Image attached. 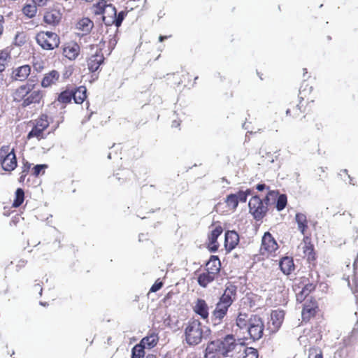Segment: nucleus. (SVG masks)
Wrapping results in <instances>:
<instances>
[{
    "instance_id": "obj_1",
    "label": "nucleus",
    "mask_w": 358,
    "mask_h": 358,
    "mask_svg": "<svg viewBox=\"0 0 358 358\" xmlns=\"http://www.w3.org/2000/svg\"><path fill=\"white\" fill-rule=\"evenodd\" d=\"M313 90V87L304 80L300 86L297 101L289 103L286 115L295 120L301 119L311 113L315 102V97L312 94Z\"/></svg>"
},
{
    "instance_id": "obj_2",
    "label": "nucleus",
    "mask_w": 358,
    "mask_h": 358,
    "mask_svg": "<svg viewBox=\"0 0 358 358\" xmlns=\"http://www.w3.org/2000/svg\"><path fill=\"white\" fill-rule=\"evenodd\" d=\"M240 348L234 335L229 334L222 339H217L208 343L205 350V358L227 357L229 353Z\"/></svg>"
},
{
    "instance_id": "obj_3",
    "label": "nucleus",
    "mask_w": 358,
    "mask_h": 358,
    "mask_svg": "<svg viewBox=\"0 0 358 358\" xmlns=\"http://www.w3.org/2000/svg\"><path fill=\"white\" fill-rule=\"evenodd\" d=\"M185 340L187 345L194 346L201 343L203 337V327L196 319L192 318L184 324Z\"/></svg>"
},
{
    "instance_id": "obj_4",
    "label": "nucleus",
    "mask_w": 358,
    "mask_h": 358,
    "mask_svg": "<svg viewBox=\"0 0 358 358\" xmlns=\"http://www.w3.org/2000/svg\"><path fill=\"white\" fill-rule=\"evenodd\" d=\"M280 246L269 232L266 231L262 237L261 245L259 248V255L265 258L275 257L279 252Z\"/></svg>"
},
{
    "instance_id": "obj_5",
    "label": "nucleus",
    "mask_w": 358,
    "mask_h": 358,
    "mask_svg": "<svg viewBox=\"0 0 358 358\" xmlns=\"http://www.w3.org/2000/svg\"><path fill=\"white\" fill-rule=\"evenodd\" d=\"M269 201L262 199L259 196H253L249 201V212L257 221L262 220L268 210Z\"/></svg>"
},
{
    "instance_id": "obj_6",
    "label": "nucleus",
    "mask_w": 358,
    "mask_h": 358,
    "mask_svg": "<svg viewBox=\"0 0 358 358\" xmlns=\"http://www.w3.org/2000/svg\"><path fill=\"white\" fill-rule=\"evenodd\" d=\"M35 38L37 44L45 50H52L60 44L59 36L52 31H40L36 34Z\"/></svg>"
},
{
    "instance_id": "obj_7",
    "label": "nucleus",
    "mask_w": 358,
    "mask_h": 358,
    "mask_svg": "<svg viewBox=\"0 0 358 358\" xmlns=\"http://www.w3.org/2000/svg\"><path fill=\"white\" fill-rule=\"evenodd\" d=\"M0 164L2 169L8 172L13 171L17 167V162L14 148H11L8 145L1 147Z\"/></svg>"
},
{
    "instance_id": "obj_8",
    "label": "nucleus",
    "mask_w": 358,
    "mask_h": 358,
    "mask_svg": "<svg viewBox=\"0 0 358 358\" xmlns=\"http://www.w3.org/2000/svg\"><path fill=\"white\" fill-rule=\"evenodd\" d=\"M50 125L48 116L45 114L41 115L34 122L32 129L28 133L27 138L28 140L36 138L38 141L44 139L45 135L44 131L46 130Z\"/></svg>"
},
{
    "instance_id": "obj_9",
    "label": "nucleus",
    "mask_w": 358,
    "mask_h": 358,
    "mask_svg": "<svg viewBox=\"0 0 358 358\" xmlns=\"http://www.w3.org/2000/svg\"><path fill=\"white\" fill-rule=\"evenodd\" d=\"M264 323L262 317L258 315H250V323L247 331L250 338L253 341L259 340L264 334Z\"/></svg>"
},
{
    "instance_id": "obj_10",
    "label": "nucleus",
    "mask_w": 358,
    "mask_h": 358,
    "mask_svg": "<svg viewBox=\"0 0 358 358\" xmlns=\"http://www.w3.org/2000/svg\"><path fill=\"white\" fill-rule=\"evenodd\" d=\"M319 310L316 299L314 297L308 298L303 306L301 312L302 321L308 322L313 318Z\"/></svg>"
},
{
    "instance_id": "obj_11",
    "label": "nucleus",
    "mask_w": 358,
    "mask_h": 358,
    "mask_svg": "<svg viewBox=\"0 0 358 358\" xmlns=\"http://www.w3.org/2000/svg\"><path fill=\"white\" fill-rule=\"evenodd\" d=\"M212 229L208 234L207 248L211 252L217 251L219 243L217 242L218 237L222 234L223 228L220 224H212Z\"/></svg>"
},
{
    "instance_id": "obj_12",
    "label": "nucleus",
    "mask_w": 358,
    "mask_h": 358,
    "mask_svg": "<svg viewBox=\"0 0 358 358\" xmlns=\"http://www.w3.org/2000/svg\"><path fill=\"white\" fill-rule=\"evenodd\" d=\"M127 13L121 11L117 14L116 8L113 6H109V14L108 15H103V22L106 26L115 25L117 27L121 26L122 21L124 20Z\"/></svg>"
},
{
    "instance_id": "obj_13",
    "label": "nucleus",
    "mask_w": 358,
    "mask_h": 358,
    "mask_svg": "<svg viewBox=\"0 0 358 358\" xmlns=\"http://www.w3.org/2000/svg\"><path fill=\"white\" fill-rule=\"evenodd\" d=\"M105 57L101 48H98L95 52L87 58V69L90 73H94L100 69L104 63Z\"/></svg>"
},
{
    "instance_id": "obj_14",
    "label": "nucleus",
    "mask_w": 358,
    "mask_h": 358,
    "mask_svg": "<svg viewBox=\"0 0 358 358\" xmlns=\"http://www.w3.org/2000/svg\"><path fill=\"white\" fill-rule=\"evenodd\" d=\"M173 78L176 81L177 87L192 88L196 84V80L199 78L197 76L192 75L189 72H182L181 74H173Z\"/></svg>"
},
{
    "instance_id": "obj_15",
    "label": "nucleus",
    "mask_w": 358,
    "mask_h": 358,
    "mask_svg": "<svg viewBox=\"0 0 358 358\" xmlns=\"http://www.w3.org/2000/svg\"><path fill=\"white\" fill-rule=\"evenodd\" d=\"M80 46L75 41L65 43L62 46V55L69 61L76 60L80 55Z\"/></svg>"
},
{
    "instance_id": "obj_16",
    "label": "nucleus",
    "mask_w": 358,
    "mask_h": 358,
    "mask_svg": "<svg viewBox=\"0 0 358 358\" xmlns=\"http://www.w3.org/2000/svg\"><path fill=\"white\" fill-rule=\"evenodd\" d=\"M285 311L282 310H274L271 313V320L268 322V330L271 334L276 333L284 321Z\"/></svg>"
},
{
    "instance_id": "obj_17",
    "label": "nucleus",
    "mask_w": 358,
    "mask_h": 358,
    "mask_svg": "<svg viewBox=\"0 0 358 358\" xmlns=\"http://www.w3.org/2000/svg\"><path fill=\"white\" fill-rule=\"evenodd\" d=\"M35 85H29V94L27 97L28 106L31 105H43L45 92L43 90L38 89L34 90Z\"/></svg>"
},
{
    "instance_id": "obj_18",
    "label": "nucleus",
    "mask_w": 358,
    "mask_h": 358,
    "mask_svg": "<svg viewBox=\"0 0 358 358\" xmlns=\"http://www.w3.org/2000/svg\"><path fill=\"white\" fill-rule=\"evenodd\" d=\"M29 84H24L16 88L13 93V98L15 102L19 103L23 108L28 107L27 97L29 94Z\"/></svg>"
},
{
    "instance_id": "obj_19",
    "label": "nucleus",
    "mask_w": 358,
    "mask_h": 358,
    "mask_svg": "<svg viewBox=\"0 0 358 358\" xmlns=\"http://www.w3.org/2000/svg\"><path fill=\"white\" fill-rule=\"evenodd\" d=\"M276 199V203H275V208L278 210V211L282 210L287 204V197L286 194H279L278 191H274L271 190L269 191L266 197L265 200L270 201V200H275Z\"/></svg>"
},
{
    "instance_id": "obj_20",
    "label": "nucleus",
    "mask_w": 358,
    "mask_h": 358,
    "mask_svg": "<svg viewBox=\"0 0 358 358\" xmlns=\"http://www.w3.org/2000/svg\"><path fill=\"white\" fill-rule=\"evenodd\" d=\"M239 234L234 230H229L224 235V248L227 252H230L238 245Z\"/></svg>"
},
{
    "instance_id": "obj_21",
    "label": "nucleus",
    "mask_w": 358,
    "mask_h": 358,
    "mask_svg": "<svg viewBox=\"0 0 358 358\" xmlns=\"http://www.w3.org/2000/svg\"><path fill=\"white\" fill-rule=\"evenodd\" d=\"M303 252L307 261L312 264H315L317 259L314 245L311 243L310 238L306 236L303 238Z\"/></svg>"
},
{
    "instance_id": "obj_22",
    "label": "nucleus",
    "mask_w": 358,
    "mask_h": 358,
    "mask_svg": "<svg viewBox=\"0 0 358 358\" xmlns=\"http://www.w3.org/2000/svg\"><path fill=\"white\" fill-rule=\"evenodd\" d=\"M230 306L217 303L215 310L212 313V322L215 325L222 323V320L227 315Z\"/></svg>"
},
{
    "instance_id": "obj_23",
    "label": "nucleus",
    "mask_w": 358,
    "mask_h": 358,
    "mask_svg": "<svg viewBox=\"0 0 358 358\" xmlns=\"http://www.w3.org/2000/svg\"><path fill=\"white\" fill-rule=\"evenodd\" d=\"M59 78L60 73L58 71L55 69L51 70L44 74L41 82V85L43 88L50 87L59 82Z\"/></svg>"
},
{
    "instance_id": "obj_24",
    "label": "nucleus",
    "mask_w": 358,
    "mask_h": 358,
    "mask_svg": "<svg viewBox=\"0 0 358 358\" xmlns=\"http://www.w3.org/2000/svg\"><path fill=\"white\" fill-rule=\"evenodd\" d=\"M236 296V287L229 285L226 287L224 293L220 296L219 303L231 306Z\"/></svg>"
},
{
    "instance_id": "obj_25",
    "label": "nucleus",
    "mask_w": 358,
    "mask_h": 358,
    "mask_svg": "<svg viewBox=\"0 0 358 358\" xmlns=\"http://www.w3.org/2000/svg\"><path fill=\"white\" fill-rule=\"evenodd\" d=\"M193 311L203 320H207L209 316V307L204 299H197L193 306Z\"/></svg>"
},
{
    "instance_id": "obj_26",
    "label": "nucleus",
    "mask_w": 358,
    "mask_h": 358,
    "mask_svg": "<svg viewBox=\"0 0 358 358\" xmlns=\"http://www.w3.org/2000/svg\"><path fill=\"white\" fill-rule=\"evenodd\" d=\"M62 18V13L57 9L47 10L43 16V21L52 26L57 25Z\"/></svg>"
},
{
    "instance_id": "obj_27",
    "label": "nucleus",
    "mask_w": 358,
    "mask_h": 358,
    "mask_svg": "<svg viewBox=\"0 0 358 358\" xmlns=\"http://www.w3.org/2000/svg\"><path fill=\"white\" fill-rule=\"evenodd\" d=\"M220 269L221 262L219 257L216 255L210 256L209 260L206 264L204 271L219 277Z\"/></svg>"
},
{
    "instance_id": "obj_28",
    "label": "nucleus",
    "mask_w": 358,
    "mask_h": 358,
    "mask_svg": "<svg viewBox=\"0 0 358 358\" xmlns=\"http://www.w3.org/2000/svg\"><path fill=\"white\" fill-rule=\"evenodd\" d=\"M31 73L29 65H22L15 69L12 72V78L17 81H25Z\"/></svg>"
},
{
    "instance_id": "obj_29",
    "label": "nucleus",
    "mask_w": 358,
    "mask_h": 358,
    "mask_svg": "<svg viewBox=\"0 0 358 358\" xmlns=\"http://www.w3.org/2000/svg\"><path fill=\"white\" fill-rule=\"evenodd\" d=\"M109 6H113L111 3H108L107 0H99L96 3L93 4L92 7V13L95 15H108L109 14Z\"/></svg>"
},
{
    "instance_id": "obj_30",
    "label": "nucleus",
    "mask_w": 358,
    "mask_h": 358,
    "mask_svg": "<svg viewBox=\"0 0 358 358\" xmlns=\"http://www.w3.org/2000/svg\"><path fill=\"white\" fill-rule=\"evenodd\" d=\"M280 270L285 275H289L295 269L293 258L291 257H284L279 262Z\"/></svg>"
},
{
    "instance_id": "obj_31",
    "label": "nucleus",
    "mask_w": 358,
    "mask_h": 358,
    "mask_svg": "<svg viewBox=\"0 0 358 358\" xmlns=\"http://www.w3.org/2000/svg\"><path fill=\"white\" fill-rule=\"evenodd\" d=\"M315 289V285L313 283H308L304 285L302 289L296 293V299L299 303L306 302V301L312 297L310 294Z\"/></svg>"
},
{
    "instance_id": "obj_32",
    "label": "nucleus",
    "mask_w": 358,
    "mask_h": 358,
    "mask_svg": "<svg viewBox=\"0 0 358 358\" xmlns=\"http://www.w3.org/2000/svg\"><path fill=\"white\" fill-rule=\"evenodd\" d=\"M72 94H73V99L74 102L77 104H81L87 99V88L83 85L76 87H72Z\"/></svg>"
},
{
    "instance_id": "obj_33",
    "label": "nucleus",
    "mask_w": 358,
    "mask_h": 358,
    "mask_svg": "<svg viewBox=\"0 0 358 358\" xmlns=\"http://www.w3.org/2000/svg\"><path fill=\"white\" fill-rule=\"evenodd\" d=\"M159 342L158 334L155 331H152L148 334L145 337L143 338L140 342L145 348L151 349L155 347Z\"/></svg>"
},
{
    "instance_id": "obj_34",
    "label": "nucleus",
    "mask_w": 358,
    "mask_h": 358,
    "mask_svg": "<svg viewBox=\"0 0 358 358\" xmlns=\"http://www.w3.org/2000/svg\"><path fill=\"white\" fill-rule=\"evenodd\" d=\"M73 96V94H72V87L67 86L64 91L59 94L56 101L65 107L67 104L71 102Z\"/></svg>"
},
{
    "instance_id": "obj_35",
    "label": "nucleus",
    "mask_w": 358,
    "mask_h": 358,
    "mask_svg": "<svg viewBox=\"0 0 358 358\" xmlns=\"http://www.w3.org/2000/svg\"><path fill=\"white\" fill-rule=\"evenodd\" d=\"M217 278L215 275L204 271L198 275L197 282L201 287L206 288Z\"/></svg>"
},
{
    "instance_id": "obj_36",
    "label": "nucleus",
    "mask_w": 358,
    "mask_h": 358,
    "mask_svg": "<svg viewBox=\"0 0 358 358\" xmlns=\"http://www.w3.org/2000/svg\"><path fill=\"white\" fill-rule=\"evenodd\" d=\"M295 220L298 225V229L306 236L308 228L306 215L301 213H297L295 215Z\"/></svg>"
},
{
    "instance_id": "obj_37",
    "label": "nucleus",
    "mask_w": 358,
    "mask_h": 358,
    "mask_svg": "<svg viewBox=\"0 0 358 358\" xmlns=\"http://www.w3.org/2000/svg\"><path fill=\"white\" fill-rule=\"evenodd\" d=\"M224 202L228 210L234 212L238 206V203L241 202L238 192L227 195Z\"/></svg>"
},
{
    "instance_id": "obj_38",
    "label": "nucleus",
    "mask_w": 358,
    "mask_h": 358,
    "mask_svg": "<svg viewBox=\"0 0 358 358\" xmlns=\"http://www.w3.org/2000/svg\"><path fill=\"white\" fill-rule=\"evenodd\" d=\"M11 59L10 50L6 48L0 51V73L5 71Z\"/></svg>"
},
{
    "instance_id": "obj_39",
    "label": "nucleus",
    "mask_w": 358,
    "mask_h": 358,
    "mask_svg": "<svg viewBox=\"0 0 358 358\" xmlns=\"http://www.w3.org/2000/svg\"><path fill=\"white\" fill-rule=\"evenodd\" d=\"M93 26V22L90 18L83 17L78 22L76 28L84 33H88L91 31Z\"/></svg>"
},
{
    "instance_id": "obj_40",
    "label": "nucleus",
    "mask_w": 358,
    "mask_h": 358,
    "mask_svg": "<svg viewBox=\"0 0 358 358\" xmlns=\"http://www.w3.org/2000/svg\"><path fill=\"white\" fill-rule=\"evenodd\" d=\"M250 323V317L246 313H240L236 318V325L241 329H248Z\"/></svg>"
},
{
    "instance_id": "obj_41",
    "label": "nucleus",
    "mask_w": 358,
    "mask_h": 358,
    "mask_svg": "<svg viewBox=\"0 0 358 358\" xmlns=\"http://www.w3.org/2000/svg\"><path fill=\"white\" fill-rule=\"evenodd\" d=\"M22 12L27 17L31 19L34 17L37 13V6L34 3H26L23 6Z\"/></svg>"
},
{
    "instance_id": "obj_42",
    "label": "nucleus",
    "mask_w": 358,
    "mask_h": 358,
    "mask_svg": "<svg viewBox=\"0 0 358 358\" xmlns=\"http://www.w3.org/2000/svg\"><path fill=\"white\" fill-rule=\"evenodd\" d=\"M24 201V192L22 188H17L15 193V198L12 204L13 208L20 207Z\"/></svg>"
},
{
    "instance_id": "obj_43",
    "label": "nucleus",
    "mask_w": 358,
    "mask_h": 358,
    "mask_svg": "<svg viewBox=\"0 0 358 358\" xmlns=\"http://www.w3.org/2000/svg\"><path fill=\"white\" fill-rule=\"evenodd\" d=\"M240 348H243V356L242 358H258L259 353L257 349L252 347H245L240 344Z\"/></svg>"
},
{
    "instance_id": "obj_44",
    "label": "nucleus",
    "mask_w": 358,
    "mask_h": 358,
    "mask_svg": "<svg viewBox=\"0 0 358 358\" xmlns=\"http://www.w3.org/2000/svg\"><path fill=\"white\" fill-rule=\"evenodd\" d=\"M145 356V348L140 343L134 345L131 350V358H143Z\"/></svg>"
},
{
    "instance_id": "obj_45",
    "label": "nucleus",
    "mask_w": 358,
    "mask_h": 358,
    "mask_svg": "<svg viewBox=\"0 0 358 358\" xmlns=\"http://www.w3.org/2000/svg\"><path fill=\"white\" fill-rule=\"evenodd\" d=\"M31 164L29 163L28 162H26L23 163V166L22 167V171L20 173L19 181L20 182H24L25 180V178L29 174V173H31Z\"/></svg>"
},
{
    "instance_id": "obj_46",
    "label": "nucleus",
    "mask_w": 358,
    "mask_h": 358,
    "mask_svg": "<svg viewBox=\"0 0 358 358\" xmlns=\"http://www.w3.org/2000/svg\"><path fill=\"white\" fill-rule=\"evenodd\" d=\"M48 168L47 164H38L34 166L33 168L31 167V174L34 176V177H38V176L41 174H44L45 169Z\"/></svg>"
},
{
    "instance_id": "obj_47",
    "label": "nucleus",
    "mask_w": 358,
    "mask_h": 358,
    "mask_svg": "<svg viewBox=\"0 0 358 358\" xmlns=\"http://www.w3.org/2000/svg\"><path fill=\"white\" fill-rule=\"evenodd\" d=\"M239 194V199L241 203H245L248 199V196L252 194V190L247 189L245 191L240 190L238 192Z\"/></svg>"
},
{
    "instance_id": "obj_48",
    "label": "nucleus",
    "mask_w": 358,
    "mask_h": 358,
    "mask_svg": "<svg viewBox=\"0 0 358 358\" xmlns=\"http://www.w3.org/2000/svg\"><path fill=\"white\" fill-rule=\"evenodd\" d=\"M27 38V35L24 32H18L15 37V42L18 45H21L25 43Z\"/></svg>"
},
{
    "instance_id": "obj_49",
    "label": "nucleus",
    "mask_w": 358,
    "mask_h": 358,
    "mask_svg": "<svg viewBox=\"0 0 358 358\" xmlns=\"http://www.w3.org/2000/svg\"><path fill=\"white\" fill-rule=\"evenodd\" d=\"M309 358H323L322 350L317 348L311 349L309 353Z\"/></svg>"
},
{
    "instance_id": "obj_50",
    "label": "nucleus",
    "mask_w": 358,
    "mask_h": 358,
    "mask_svg": "<svg viewBox=\"0 0 358 358\" xmlns=\"http://www.w3.org/2000/svg\"><path fill=\"white\" fill-rule=\"evenodd\" d=\"M163 282L160 281L159 279L157 280L152 285L150 292H156L163 287Z\"/></svg>"
},
{
    "instance_id": "obj_51",
    "label": "nucleus",
    "mask_w": 358,
    "mask_h": 358,
    "mask_svg": "<svg viewBox=\"0 0 358 358\" xmlns=\"http://www.w3.org/2000/svg\"><path fill=\"white\" fill-rule=\"evenodd\" d=\"M32 2L37 6H44L46 5L48 0H31Z\"/></svg>"
},
{
    "instance_id": "obj_52",
    "label": "nucleus",
    "mask_w": 358,
    "mask_h": 358,
    "mask_svg": "<svg viewBox=\"0 0 358 358\" xmlns=\"http://www.w3.org/2000/svg\"><path fill=\"white\" fill-rule=\"evenodd\" d=\"M266 185L265 184H258L256 186V189L258 190V191H263L264 189H266Z\"/></svg>"
},
{
    "instance_id": "obj_53",
    "label": "nucleus",
    "mask_w": 358,
    "mask_h": 358,
    "mask_svg": "<svg viewBox=\"0 0 358 358\" xmlns=\"http://www.w3.org/2000/svg\"><path fill=\"white\" fill-rule=\"evenodd\" d=\"M303 76L305 78H308L310 77V76H308V71L306 68L303 69Z\"/></svg>"
},
{
    "instance_id": "obj_54",
    "label": "nucleus",
    "mask_w": 358,
    "mask_h": 358,
    "mask_svg": "<svg viewBox=\"0 0 358 358\" xmlns=\"http://www.w3.org/2000/svg\"><path fill=\"white\" fill-rule=\"evenodd\" d=\"M166 38H167V36H160L159 37V41L160 42H162V41H164V40H165Z\"/></svg>"
},
{
    "instance_id": "obj_55",
    "label": "nucleus",
    "mask_w": 358,
    "mask_h": 358,
    "mask_svg": "<svg viewBox=\"0 0 358 358\" xmlns=\"http://www.w3.org/2000/svg\"><path fill=\"white\" fill-rule=\"evenodd\" d=\"M171 295H172V293L171 292H169L166 296H165V299H169L171 297Z\"/></svg>"
},
{
    "instance_id": "obj_56",
    "label": "nucleus",
    "mask_w": 358,
    "mask_h": 358,
    "mask_svg": "<svg viewBox=\"0 0 358 358\" xmlns=\"http://www.w3.org/2000/svg\"><path fill=\"white\" fill-rule=\"evenodd\" d=\"M281 10H281V6L279 5V6H278V13H280V12H281Z\"/></svg>"
},
{
    "instance_id": "obj_57",
    "label": "nucleus",
    "mask_w": 358,
    "mask_h": 358,
    "mask_svg": "<svg viewBox=\"0 0 358 358\" xmlns=\"http://www.w3.org/2000/svg\"><path fill=\"white\" fill-rule=\"evenodd\" d=\"M26 263H27V261L22 260V266H24V264H26Z\"/></svg>"
},
{
    "instance_id": "obj_58",
    "label": "nucleus",
    "mask_w": 358,
    "mask_h": 358,
    "mask_svg": "<svg viewBox=\"0 0 358 358\" xmlns=\"http://www.w3.org/2000/svg\"><path fill=\"white\" fill-rule=\"evenodd\" d=\"M147 358H153V357H147Z\"/></svg>"
},
{
    "instance_id": "obj_59",
    "label": "nucleus",
    "mask_w": 358,
    "mask_h": 358,
    "mask_svg": "<svg viewBox=\"0 0 358 358\" xmlns=\"http://www.w3.org/2000/svg\"><path fill=\"white\" fill-rule=\"evenodd\" d=\"M357 302H358V298H357Z\"/></svg>"
}]
</instances>
